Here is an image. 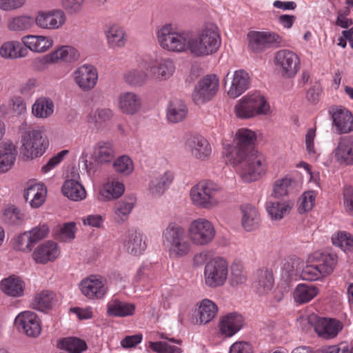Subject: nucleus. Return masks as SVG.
<instances>
[{
	"label": "nucleus",
	"mask_w": 353,
	"mask_h": 353,
	"mask_svg": "<svg viewBox=\"0 0 353 353\" xmlns=\"http://www.w3.org/2000/svg\"><path fill=\"white\" fill-rule=\"evenodd\" d=\"M55 294L53 292L43 290L35 294L31 306L34 310L44 312L51 309L55 299Z\"/></svg>",
	"instance_id": "nucleus-37"
},
{
	"label": "nucleus",
	"mask_w": 353,
	"mask_h": 353,
	"mask_svg": "<svg viewBox=\"0 0 353 353\" xmlns=\"http://www.w3.org/2000/svg\"><path fill=\"white\" fill-rule=\"evenodd\" d=\"M34 247L28 232L20 234L15 239L14 248L23 252H30Z\"/></svg>",
	"instance_id": "nucleus-64"
},
{
	"label": "nucleus",
	"mask_w": 353,
	"mask_h": 353,
	"mask_svg": "<svg viewBox=\"0 0 353 353\" xmlns=\"http://www.w3.org/2000/svg\"><path fill=\"white\" fill-rule=\"evenodd\" d=\"M46 192L43 184L34 183L26 189L23 197L32 208H38L44 203Z\"/></svg>",
	"instance_id": "nucleus-29"
},
{
	"label": "nucleus",
	"mask_w": 353,
	"mask_h": 353,
	"mask_svg": "<svg viewBox=\"0 0 353 353\" xmlns=\"http://www.w3.org/2000/svg\"><path fill=\"white\" fill-rule=\"evenodd\" d=\"M311 260L316 264L322 274L325 276L330 274L337 263V256L332 253H325L316 251L311 256Z\"/></svg>",
	"instance_id": "nucleus-30"
},
{
	"label": "nucleus",
	"mask_w": 353,
	"mask_h": 353,
	"mask_svg": "<svg viewBox=\"0 0 353 353\" xmlns=\"http://www.w3.org/2000/svg\"><path fill=\"white\" fill-rule=\"evenodd\" d=\"M315 198L316 194L314 191L305 192L299 199V213L303 214L311 210L314 205Z\"/></svg>",
	"instance_id": "nucleus-60"
},
{
	"label": "nucleus",
	"mask_w": 353,
	"mask_h": 353,
	"mask_svg": "<svg viewBox=\"0 0 353 353\" xmlns=\"http://www.w3.org/2000/svg\"><path fill=\"white\" fill-rule=\"evenodd\" d=\"M334 245L341 248L344 251L353 252V237L350 234L340 232L336 236L332 237Z\"/></svg>",
	"instance_id": "nucleus-56"
},
{
	"label": "nucleus",
	"mask_w": 353,
	"mask_h": 353,
	"mask_svg": "<svg viewBox=\"0 0 353 353\" xmlns=\"http://www.w3.org/2000/svg\"><path fill=\"white\" fill-rule=\"evenodd\" d=\"M190 236L194 244L203 245L209 243L215 235V230L212 223L206 219H197L192 222Z\"/></svg>",
	"instance_id": "nucleus-14"
},
{
	"label": "nucleus",
	"mask_w": 353,
	"mask_h": 353,
	"mask_svg": "<svg viewBox=\"0 0 353 353\" xmlns=\"http://www.w3.org/2000/svg\"><path fill=\"white\" fill-rule=\"evenodd\" d=\"M73 75L75 83L84 92L93 89L97 83V70L91 65L80 66L74 72Z\"/></svg>",
	"instance_id": "nucleus-17"
},
{
	"label": "nucleus",
	"mask_w": 353,
	"mask_h": 353,
	"mask_svg": "<svg viewBox=\"0 0 353 353\" xmlns=\"http://www.w3.org/2000/svg\"><path fill=\"white\" fill-rule=\"evenodd\" d=\"M188 114L185 104L181 100L170 102L168 109V119L172 123H179L185 119Z\"/></svg>",
	"instance_id": "nucleus-42"
},
{
	"label": "nucleus",
	"mask_w": 353,
	"mask_h": 353,
	"mask_svg": "<svg viewBox=\"0 0 353 353\" xmlns=\"http://www.w3.org/2000/svg\"><path fill=\"white\" fill-rule=\"evenodd\" d=\"M123 243L128 252L133 255L140 254L146 248L142 235L134 229L128 230Z\"/></svg>",
	"instance_id": "nucleus-33"
},
{
	"label": "nucleus",
	"mask_w": 353,
	"mask_h": 353,
	"mask_svg": "<svg viewBox=\"0 0 353 353\" xmlns=\"http://www.w3.org/2000/svg\"><path fill=\"white\" fill-rule=\"evenodd\" d=\"M59 254L57 244L52 241H48L40 245L32 254L36 263L46 264L49 261L55 260Z\"/></svg>",
	"instance_id": "nucleus-26"
},
{
	"label": "nucleus",
	"mask_w": 353,
	"mask_h": 353,
	"mask_svg": "<svg viewBox=\"0 0 353 353\" xmlns=\"http://www.w3.org/2000/svg\"><path fill=\"white\" fill-rule=\"evenodd\" d=\"M335 157L341 164L353 165V135L340 139L335 150Z\"/></svg>",
	"instance_id": "nucleus-22"
},
{
	"label": "nucleus",
	"mask_w": 353,
	"mask_h": 353,
	"mask_svg": "<svg viewBox=\"0 0 353 353\" xmlns=\"http://www.w3.org/2000/svg\"><path fill=\"white\" fill-rule=\"evenodd\" d=\"M66 17L60 9L51 11H39L34 18L35 24L40 28L48 30H57L65 23Z\"/></svg>",
	"instance_id": "nucleus-16"
},
{
	"label": "nucleus",
	"mask_w": 353,
	"mask_h": 353,
	"mask_svg": "<svg viewBox=\"0 0 353 353\" xmlns=\"http://www.w3.org/2000/svg\"><path fill=\"white\" fill-rule=\"evenodd\" d=\"M2 219L4 223L8 225H19L23 222L24 214L19 208L12 205L5 208Z\"/></svg>",
	"instance_id": "nucleus-47"
},
{
	"label": "nucleus",
	"mask_w": 353,
	"mask_h": 353,
	"mask_svg": "<svg viewBox=\"0 0 353 353\" xmlns=\"http://www.w3.org/2000/svg\"><path fill=\"white\" fill-rule=\"evenodd\" d=\"M0 288L8 296L20 297L23 295L25 283L19 277L11 275L0 282Z\"/></svg>",
	"instance_id": "nucleus-31"
},
{
	"label": "nucleus",
	"mask_w": 353,
	"mask_h": 353,
	"mask_svg": "<svg viewBox=\"0 0 353 353\" xmlns=\"http://www.w3.org/2000/svg\"><path fill=\"white\" fill-rule=\"evenodd\" d=\"M243 325V316L237 312H232L222 318L219 327L222 334L230 337L236 333L242 327Z\"/></svg>",
	"instance_id": "nucleus-25"
},
{
	"label": "nucleus",
	"mask_w": 353,
	"mask_h": 353,
	"mask_svg": "<svg viewBox=\"0 0 353 353\" xmlns=\"http://www.w3.org/2000/svg\"><path fill=\"white\" fill-rule=\"evenodd\" d=\"M229 161L233 166H240L241 179L247 183L257 181L267 170L264 155L255 149L245 153L235 150L230 154Z\"/></svg>",
	"instance_id": "nucleus-1"
},
{
	"label": "nucleus",
	"mask_w": 353,
	"mask_h": 353,
	"mask_svg": "<svg viewBox=\"0 0 353 353\" xmlns=\"http://www.w3.org/2000/svg\"><path fill=\"white\" fill-rule=\"evenodd\" d=\"M274 63L281 76L285 79L295 77L300 69V59L296 53L289 50L276 52Z\"/></svg>",
	"instance_id": "nucleus-9"
},
{
	"label": "nucleus",
	"mask_w": 353,
	"mask_h": 353,
	"mask_svg": "<svg viewBox=\"0 0 353 353\" xmlns=\"http://www.w3.org/2000/svg\"><path fill=\"white\" fill-rule=\"evenodd\" d=\"M76 224L74 222H69L63 224L56 232V236L61 241L72 240L75 237Z\"/></svg>",
	"instance_id": "nucleus-59"
},
{
	"label": "nucleus",
	"mask_w": 353,
	"mask_h": 353,
	"mask_svg": "<svg viewBox=\"0 0 353 353\" xmlns=\"http://www.w3.org/2000/svg\"><path fill=\"white\" fill-rule=\"evenodd\" d=\"M274 285L273 274L268 270H261L259 273L258 291L259 293H268Z\"/></svg>",
	"instance_id": "nucleus-55"
},
{
	"label": "nucleus",
	"mask_w": 353,
	"mask_h": 353,
	"mask_svg": "<svg viewBox=\"0 0 353 353\" xmlns=\"http://www.w3.org/2000/svg\"><path fill=\"white\" fill-rule=\"evenodd\" d=\"M79 54L74 48L68 46H63L52 51L46 56L47 63H55L59 61L71 63L79 59Z\"/></svg>",
	"instance_id": "nucleus-32"
},
{
	"label": "nucleus",
	"mask_w": 353,
	"mask_h": 353,
	"mask_svg": "<svg viewBox=\"0 0 353 353\" xmlns=\"http://www.w3.org/2000/svg\"><path fill=\"white\" fill-rule=\"evenodd\" d=\"M242 213L241 225L247 232H252L259 228L261 219L256 208L250 204L241 207Z\"/></svg>",
	"instance_id": "nucleus-27"
},
{
	"label": "nucleus",
	"mask_w": 353,
	"mask_h": 353,
	"mask_svg": "<svg viewBox=\"0 0 353 353\" xmlns=\"http://www.w3.org/2000/svg\"><path fill=\"white\" fill-rule=\"evenodd\" d=\"M135 197L130 196L118 202L114 207V220L119 224L123 223L128 217L134 203Z\"/></svg>",
	"instance_id": "nucleus-38"
},
{
	"label": "nucleus",
	"mask_w": 353,
	"mask_h": 353,
	"mask_svg": "<svg viewBox=\"0 0 353 353\" xmlns=\"http://www.w3.org/2000/svg\"><path fill=\"white\" fill-rule=\"evenodd\" d=\"M28 236L34 245L39 241L46 238L49 232V227L46 224L35 227L27 232Z\"/></svg>",
	"instance_id": "nucleus-62"
},
{
	"label": "nucleus",
	"mask_w": 353,
	"mask_h": 353,
	"mask_svg": "<svg viewBox=\"0 0 353 353\" xmlns=\"http://www.w3.org/2000/svg\"><path fill=\"white\" fill-rule=\"evenodd\" d=\"M32 111L36 117L47 118L53 113L54 103L49 98L40 97L33 104Z\"/></svg>",
	"instance_id": "nucleus-43"
},
{
	"label": "nucleus",
	"mask_w": 353,
	"mask_h": 353,
	"mask_svg": "<svg viewBox=\"0 0 353 353\" xmlns=\"http://www.w3.org/2000/svg\"><path fill=\"white\" fill-rule=\"evenodd\" d=\"M219 89V79L214 74L206 75L195 86L192 100L196 105H201L211 100Z\"/></svg>",
	"instance_id": "nucleus-11"
},
{
	"label": "nucleus",
	"mask_w": 353,
	"mask_h": 353,
	"mask_svg": "<svg viewBox=\"0 0 353 353\" xmlns=\"http://www.w3.org/2000/svg\"><path fill=\"white\" fill-rule=\"evenodd\" d=\"M228 267L227 261L221 257L208 261L204 270L205 284L210 288L222 286L228 277Z\"/></svg>",
	"instance_id": "nucleus-8"
},
{
	"label": "nucleus",
	"mask_w": 353,
	"mask_h": 353,
	"mask_svg": "<svg viewBox=\"0 0 353 353\" xmlns=\"http://www.w3.org/2000/svg\"><path fill=\"white\" fill-rule=\"evenodd\" d=\"M301 278L305 281H316L325 274H322L316 265H306L301 273Z\"/></svg>",
	"instance_id": "nucleus-63"
},
{
	"label": "nucleus",
	"mask_w": 353,
	"mask_h": 353,
	"mask_svg": "<svg viewBox=\"0 0 353 353\" xmlns=\"http://www.w3.org/2000/svg\"><path fill=\"white\" fill-rule=\"evenodd\" d=\"M256 136L255 132L247 128L239 129L235 134L233 141V146L230 147L228 152V160L232 152L235 150H239L243 153H245L251 150H254V143Z\"/></svg>",
	"instance_id": "nucleus-20"
},
{
	"label": "nucleus",
	"mask_w": 353,
	"mask_h": 353,
	"mask_svg": "<svg viewBox=\"0 0 353 353\" xmlns=\"http://www.w3.org/2000/svg\"><path fill=\"white\" fill-rule=\"evenodd\" d=\"M222 188L211 181H202L190 190L193 203L200 208L210 209L216 206L219 202V194Z\"/></svg>",
	"instance_id": "nucleus-3"
},
{
	"label": "nucleus",
	"mask_w": 353,
	"mask_h": 353,
	"mask_svg": "<svg viewBox=\"0 0 353 353\" xmlns=\"http://www.w3.org/2000/svg\"><path fill=\"white\" fill-rule=\"evenodd\" d=\"M34 19L30 16L22 15L13 18L8 24V28L12 31L27 30L33 27Z\"/></svg>",
	"instance_id": "nucleus-51"
},
{
	"label": "nucleus",
	"mask_w": 353,
	"mask_h": 353,
	"mask_svg": "<svg viewBox=\"0 0 353 353\" xmlns=\"http://www.w3.org/2000/svg\"><path fill=\"white\" fill-rule=\"evenodd\" d=\"M221 43L218 27L212 23H205L195 34H191L189 51L196 57L215 54Z\"/></svg>",
	"instance_id": "nucleus-2"
},
{
	"label": "nucleus",
	"mask_w": 353,
	"mask_h": 353,
	"mask_svg": "<svg viewBox=\"0 0 353 353\" xmlns=\"http://www.w3.org/2000/svg\"><path fill=\"white\" fill-rule=\"evenodd\" d=\"M94 155L99 163L110 162L114 156L112 143L108 141H99L94 147Z\"/></svg>",
	"instance_id": "nucleus-44"
},
{
	"label": "nucleus",
	"mask_w": 353,
	"mask_h": 353,
	"mask_svg": "<svg viewBox=\"0 0 353 353\" xmlns=\"http://www.w3.org/2000/svg\"><path fill=\"white\" fill-rule=\"evenodd\" d=\"M17 151L15 145L11 142H6L0 148V172L8 171L16 159Z\"/></svg>",
	"instance_id": "nucleus-34"
},
{
	"label": "nucleus",
	"mask_w": 353,
	"mask_h": 353,
	"mask_svg": "<svg viewBox=\"0 0 353 353\" xmlns=\"http://www.w3.org/2000/svg\"><path fill=\"white\" fill-rule=\"evenodd\" d=\"M218 307L216 305L209 299L201 301L199 307V322L206 324L211 321L216 315Z\"/></svg>",
	"instance_id": "nucleus-45"
},
{
	"label": "nucleus",
	"mask_w": 353,
	"mask_h": 353,
	"mask_svg": "<svg viewBox=\"0 0 353 353\" xmlns=\"http://www.w3.org/2000/svg\"><path fill=\"white\" fill-rule=\"evenodd\" d=\"M148 74L143 70H133L125 74V81L134 86L142 85L148 79Z\"/></svg>",
	"instance_id": "nucleus-58"
},
{
	"label": "nucleus",
	"mask_w": 353,
	"mask_h": 353,
	"mask_svg": "<svg viewBox=\"0 0 353 353\" xmlns=\"http://www.w3.org/2000/svg\"><path fill=\"white\" fill-rule=\"evenodd\" d=\"M249 46L255 52L283 46V40L275 32L253 31L248 34Z\"/></svg>",
	"instance_id": "nucleus-10"
},
{
	"label": "nucleus",
	"mask_w": 353,
	"mask_h": 353,
	"mask_svg": "<svg viewBox=\"0 0 353 353\" xmlns=\"http://www.w3.org/2000/svg\"><path fill=\"white\" fill-rule=\"evenodd\" d=\"M148 347L157 353H181V348L164 341L150 342Z\"/></svg>",
	"instance_id": "nucleus-61"
},
{
	"label": "nucleus",
	"mask_w": 353,
	"mask_h": 353,
	"mask_svg": "<svg viewBox=\"0 0 353 353\" xmlns=\"http://www.w3.org/2000/svg\"><path fill=\"white\" fill-rule=\"evenodd\" d=\"M342 329V323L335 319L318 318L314 324L315 332L320 337L324 339H330L336 337Z\"/></svg>",
	"instance_id": "nucleus-19"
},
{
	"label": "nucleus",
	"mask_w": 353,
	"mask_h": 353,
	"mask_svg": "<svg viewBox=\"0 0 353 353\" xmlns=\"http://www.w3.org/2000/svg\"><path fill=\"white\" fill-rule=\"evenodd\" d=\"M119 108L125 114L133 115L141 108L140 96L132 92L121 93L118 99Z\"/></svg>",
	"instance_id": "nucleus-24"
},
{
	"label": "nucleus",
	"mask_w": 353,
	"mask_h": 353,
	"mask_svg": "<svg viewBox=\"0 0 353 353\" xmlns=\"http://www.w3.org/2000/svg\"><path fill=\"white\" fill-rule=\"evenodd\" d=\"M108 42L111 48L124 46L126 39L123 30L117 26H111L105 31Z\"/></svg>",
	"instance_id": "nucleus-48"
},
{
	"label": "nucleus",
	"mask_w": 353,
	"mask_h": 353,
	"mask_svg": "<svg viewBox=\"0 0 353 353\" xmlns=\"http://www.w3.org/2000/svg\"><path fill=\"white\" fill-rule=\"evenodd\" d=\"M135 305L132 303L114 300L108 305V314L112 316L123 317L133 315Z\"/></svg>",
	"instance_id": "nucleus-39"
},
{
	"label": "nucleus",
	"mask_w": 353,
	"mask_h": 353,
	"mask_svg": "<svg viewBox=\"0 0 353 353\" xmlns=\"http://www.w3.org/2000/svg\"><path fill=\"white\" fill-rule=\"evenodd\" d=\"M58 347L65 350L67 353H81L88 348L84 340L72 336L61 339L58 343Z\"/></svg>",
	"instance_id": "nucleus-41"
},
{
	"label": "nucleus",
	"mask_w": 353,
	"mask_h": 353,
	"mask_svg": "<svg viewBox=\"0 0 353 353\" xmlns=\"http://www.w3.org/2000/svg\"><path fill=\"white\" fill-rule=\"evenodd\" d=\"M157 37L160 46L165 50L178 52L189 50L191 34L174 32L170 24L163 26L158 30Z\"/></svg>",
	"instance_id": "nucleus-5"
},
{
	"label": "nucleus",
	"mask_w": 353,
	"mask_h": 353,
	"mask_svg": "<svg viewBox=\"0 0 353 353\" xmlns=\"http://www.w3.org/2000/svg\"><path fill=\"white\" fill-rule=\"evenodd\" d=\"M113 168L116 172L124 175L130 174L134 169L132 161L126 155L117 158L113 163Z\"/></svg>",
	"instance_id": "nucleus-57"
},
{
	"label": "nucleus",
	"mask_w": 353,
	"mask_h": 353,
	"mask_svg": "<svg viewBox=\"0 0 353 353\" xmlns=\"http://www.w3.org/2000/svg\"><path fill=\"white\" fill-rule=\"evenodd\" d=\"M172 174L166 172L161 177L152 180L150 187V192L154 196L161 195L166 187L172 182Z\"/></svg>",
	"instance_id": "nucleus-50"
},
{
	"label": "nucleus",
	"mask_w": 353,
	"mask_h": 353,
	"mask_svg": "<svg viewBox=\"0 0 353 353\" xmlns=\"http://www.w3.org/2000/svg\"><path fill=\"white\" fill-rule=\"evenodd\" d=\"M223 81L225 90L233 99L242 94L250 85L249 74L243 70H236L233 74L228 72Z\"/></svg>",
	"instance_id": "nucleus-13"
},
{
	"label": "nucleus",
	"mask_w": 353,
	"mask_h": 353,
	"mask_svg": "<svg viewBox=\"0 0 353 353\" xmlns=\"http://www.w3.org/2000/svg\"><path fill=\"white\" fill-rule=\"evenodd\" d=\"M21 152L27 159L41 156L48 146V141L40 130L28 128L21 134Z\"/></svg>",
	"instance_id": "nucleus-4"
},
{
	"label": "nucleus",
	"mask_w": 353,
	"mask_h": 353,
	"mask_svg": "<svg viewBox=\"0 0 353 353\" xmlns=\"http://www.w3.org/2000/svg\"><path fill=\"white\" fill-rule=\"evenodd\" d=\"M319 293L318 288L312 285L299 284L294 292V301L303 304L309 302Z\"/></svg>",
	"instance_id": "nucleus-40"
},
{
	"label": "nucleus",
	"mask_w": 353,
	"mask_h": 353,
	"mask_svg": "<svg viewBox=\"0 0 353 353\" xmlns=\"http://www.w3.org/2000/svg\"><path fill=\"white\" fill-rule=\"evenodd\" d=\"M112 117L113 112L110 109L98 108L88 115V120L97 126L110 120Z\"/></svg>",
	"instance_id": "nucleus-54"
},
{
	"label": "nucleus",
	"mask_w": 353,
	"mask_h": 353,
	"mask_svg": "<svg viewBox=\"0 0 353 353\" xmlns=\"http://www.w3.org/2000/svg\"><path fill=\"white\" fill-rule=\"evenodd\" d=\"M333 125L340 134L353 131V116L346 109H337L332 113Z\"/></svg>",
	"instance_id": "nucleus-28"
},
{
	"label": "nucleus",
	"mask_w": 353,
	"mask_h": 353,
	"mask_svg": "<svg viewBox=\"0 0 353 353\" xmlns=\"http://www.w3.org/2000/svg\"><path fill=\"white\" fill-rule=\"evenodd\" d=\"M266 208L271 218L276 220L282 219L285 214L289 213L291 205L286 202L269 201L266 204Z\"/></svg>",
	"instance_id": "nucleus-49"
},
{
	"label": "nucleus",
	"mask_w": 353,
	"mask_h": 353,
	"mask_svg": "<svg viewBox=\"0 0 353 353\" xmlns=\"http://www.w3.org/2000/svg\"><path fill=\"white\" fill-rule=\"evenodd\" d=\"M269 110L270 105L265 98L259 94L243 97L234 106L236 116L241 119L266 114Z\"/></svg>",
	"instance_id": "nucleus-6"
},
{
	"label": "nucleus",
	"mask_w": 353,
	"mask_h": 353,
	"mask_svg": "<svg viewBox=\"0 0 353 353\" xmlns=\"http://www.w3.org/2000/svg\"><path fill=\"white\" fill-rule=\"evenodd\" d=\"M81 292L89 299H101L106 293L107 289L102 281L95 276L83 279L80 283Z\"/></svg>",
	"instance_id": "nucleus-21"
},
{
	"label": "nucleus",
	"mask_w": 353,
	"mask_h": 353,
	"mask_svg": "<svg viewBox=\"0 0 353 353\" xmlns=\"http://www.w3.org/2000/svg\"><path fill=\"white\" fill-rule=\"evenodd\" d=\"M146 70L152 78L165 80L174 72L175 65L170 59H154L150 60Z\"/></svg>",
	"instance_id": "nucleus-18"
},
{
	"label": "nucleus",
	"mask_w": 353,
	"mask_h": 353,
	"mask_svg": "<svg viewBox=\"0 0 353 353\" xmlns=\"http://www.w3.org/2000/svg\"><path fill=\"white\" fill-rule=\"evenodd\" d=\"M27 54L28 50L19 41H8L0 48V55L6 59H14L24 57Z\"/></svg>",
	"instance_id": "nucleus-36"
},
{
	"label": "nucleus",
	"mask_w": 353,
	"mask_h": 353,
	"mask_svg": "<svg viewBox=\"0 0 353 353\" xmlns=\"http://www.w3.org/2000/svg\"><path fill=\"white\" fill-rule=\"evenodd\" d=\"M184 147L196 159L203 161L208 160L211 157V145L208 140L200 134H187L185 138Z\"/></svg>",
	"instance_id": "nucleus-12"
},
{
	"label": "nucleus",
	"mask_w": 353,
	"mask_h": 353,
	"mask_svg": "<svg viewBox=\"0 0 353 353\" xmlns=\"http://www.w3.org/2000/svg\"><path fill=\"white\" fill-rule=\"evenodd\" d=\"M125 191L124 185L118 181H108L101 191V200H111L119 198Z\"/></svg>",
	"instance_id": "nucleus-46"
},
{
	"label": "nucleus",
	"mask_w": 353,
	"mask_h": 353,
	"mask_svg": "<svg viewBox=\"0 0 353 353\" xmlns=\"http://www.w3.org/2000/svg\"><path fill=\"white\" fill-rule=\"evenodd\" d=\"M247 281V274L243 270V265L239 263H234L231 265V276L230 283L232 287L245 283Z\"/></svg>",
	"instance_id": "nucleus-53"
},
{
	"label": "nucleus",
	"mask_w": 353,
	"mask_h": 353,
	"mask_svg": "<svg viewBox=\"0 0 353 353\" xmlns=\"http://www.w3.org/2000/svg\"><path fill=\"white\" fill-rule=\"evenodd\" d=\"M61 191L64 196L74 201H81L86 196L85 188L75 179L66 180L61 188Z\"/></svg>",
	"instance_id": "nucleus-35"
},
{
	"label": "nucleus",
	"mask_w": 353,
	"mask_h": 353,
	"mask_svg": "<svg viewBox=\"0 0 353 353\" xmlns=\"http://www.w3.org/2000/svg\"><path fill=\"white\" fill-rule=\"evenodd\" d=\"M163 243L169 248L170 253L176 256H185L190 250L184 230L174 223H170L163 231Z\"/></svg>",
	"instance_id": "nucleus-7"
},
{
	"label": "nucleus",
	"mask_w": 353,
	"mask_h": 353,
	"mask_svg": "<svg viewBox=\"0 0 353 353\" xmlns=\"http://www.w3.org/2000/svg\"><path fill=\"white\" fill-rule=\"evenodd\" d=\"M25 48L37 53L45 52L53 45V40L50 37L43 35H26L21 38Z\"/></svg>",
	"instance_id": "nucleus-23"
},
{
	"label": "nucleus",
	"mask_w": 353,
	"mask_h": 353,
	"mask_svg": "<svg viewBox=\"0 0 353 353\" xmlns=\"http://www.w3.org/2000/svg\"><path fill=\"white\" fill-rule=\"evenodd\" d=\"M14 325L19 332L30 337H37L41 331V323L37 314L31 311L19 313L15 318Z\"/></svg>",
	"instance_id": "nucleus-15"
},
{
	"label": "nucleus",
	"mask_w": 353,
	"mask_h": 353,
	"mask_svg": "<svg viewBox=\"0 0 353 353\" xmlns=\"http://www.w3.org/2000/svg\"><path fill=\"white\" fill-rule=\"evenodd\" d=\"M296 182L290 178H283L278 180L274 188V196L276 198L288 195L293 189Z\"/></svg>",
	"instance_id": "nucleus-52"
}]
</instances>
